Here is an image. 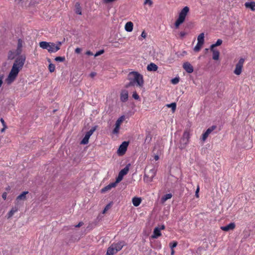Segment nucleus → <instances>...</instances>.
I'll use <instances>...</instances> for the list:
<instances>
[{
  "label": "nucleus",
  "mask_w": 255,
  "mask_h": 255,
  "mask_svg": "<svg viewBox=\"0 0 255 255\" xmlns=\"http://www.w3.org/2000/svg\"><path fill=\"white\" fill-rule=\"evenodd\" d=\"M61 42H57L56 44L53 42L41 41L39 42V46L43 49H46L49 53H55L58 51L61 45Z\"/></svg>",
  "instance_id": "obj_1"
},
{
  "label": "nucleus",
  "mask_w": 255,
  "mask_h": 255,
  "mask_svg": "<svg viewBox=\"0 0 255 255\" xmlns=\"http://www.w3.org/2000/svg\"><path fill=\"white\" fill-rule=\"evenodd\" d=\"M126 245L124 241L112 244L107 249L106 255H114L121 251Z\"/></svg>",
  "instance_id": "obj_2"
},
{
  "label": "nucleus",
  "mask_w": 255,
  "mask_h": 255,
  "mask_svg": "<svg viewBox=\"0 0 255 255\" xmlns=\"http://www.w3.org/2000/svg\"><path fill=\"white\" fill-rule=\"evenodd\" d=\"M129 80H133L136 86L142 87L143 85V76L137 72H131L128 74Z\"/></svg>",
  "instance_id": "obj_3"
},
{
  "label": "nucleus",
  "mask_w": 255,
  "mask_h": 255,
  "mask_svg": "<svg viewBox=\"0 0 255 255\" xmlns=\"http://www.w3.org/2000/svg\"><path fill=\"white\" fill-rule=\"evenodd\" d=\"M189 11V8L188 6H185L181 10L179 13V17L175 23V26L176 28H178L179 26L184 21L185 17Z\"/></svg>",
  "instance_id": "obj_4"
},
{
  "label": "nucleus",
  "mask_w": 255,
  "mask_h": 255,
  "mask_svg": "<svg viewBox=\"0 0 255 255\" xmlns=\"http://www.w3.org/2000/svg\"><path fill=\"white\" fill-rule=\"evenodd\" d=\"M190 138V134L189 131L188 130H185L180 141L179 148L181 149H184L188 144Z\"/></svg>",
  "instance_id": "obj_5"
},
{
  "label": "nucleus",
  "mask_w": 255,
  "mask_h": 255,
  "mask_svg": "<svg viewBox=\"0 0 255 255\" xmlns=\"http://www.w3.org/2000/svg\"><path fill=\"white\" fill-rule=\"evenodd\" d=\"M26 57L24 55H20L15 60L12 67H15L16 69H17L19 71L21 70L25 62Z\"/></svg>",
  "instance_id": "obj_6"
},
{
  "label": "nucleus",
  "mask_w": 255,
  "mask_h": 255,
  "mask_svg": "<svg viewBox=\"0 0 255 255\" xmlns=\"http://www.w3.org/2000/svg\"><path fill=\"white\" fill-rule=\"evenodd\" d=\"M19 72V71L17 69H16L15 67H12L8 76L6 79V82L8 84H10L15 80Z\"/></svg>",
  "instance_id": "obj_7"
},
{
  "label": "nucleus",
  "mask_w": 255,
  "mask_h": 255,
  "mask_svg": "<svg viewBox=\"0 0 255 255\" xmlns=\"http://www.w3.org/2000/svg\"><path fill=\"white\" fill-rule=\"evenodd\" d=\"M245 62L244 58H240L237 64L236 65L235 69L234 71L235 74L240 75L242 72L243 67V65Z\"/></svg>",
  "instance_id": "obj_8"
},
{
  "label": "nucleus",
  "mask_w": 255,
  "mask_h": 255,
  "mask_svg": "<svg viewBox=\"0 0 255 255\" xmlns=\"http://www.w3.org/2000/svg\"><path fill=\"white\" fill-rule=\"evenodd\" d=\"M128 145V141H124L120 146L118 150V153L120 155H124L126 151H127V147Z\"/></svg>",
  "instance_id": "obj_9"
},
{
  "label": "nucleus",
  "mask_w": 255,
  "mask_h": 255,
  "mask_svg": "<svg viewBox=\"0 0 255 255\" xmlns=\"http://www.w3.org/2000/svg\"><path fill=\"white\" fill-rule=\"evenodd\" d=\"M24 42L23 40H22L20 38H19L17 40V48L15 50V53L17 55H19L22 51V47L24 44Z\"/></svg>",
  "instance_id": "obj_10"
},
{
  "label": "nucleus",
  "mask_w": 255,
  "mask_h": 255,
  "mask_svg": "<svg viewBox=\"0 0 255 255\" xmlns=\"http://www.w3.org/2000/svg\"><path fill=\"white\" fill-rule=\"evenodd\" d=\"M216 128V126H213L210 128H208L206 131L202 134V140L205 141L209 135Z\"/></svg>",
  "instance_id": "obj_11"
},
{
  "label": "nucleus",
  "mask_w": 255,
  "mask_h": 255,
  "mask_svg": "<svg viewBox=\"0 0 255 255\" xmlns=\"http://www.w3.org/2000/svg\"><path fill=\"white\" fill-rule=\"evenodd\" d=\"M183 68L188 73H191L194 71L193 67L189 62H188L183 64Z\"/></svg>",
  "instance_id": "obj_12"
},
{
  "label": "nucleus",
  "mask_w": 255,
  "mask_h": 255,
  "mask_svg": "<svg viewBox=\"0 0 255 255\" xmlns=\"http://www.w3.org/2000/svg\"><path fill=\"white\" fill-rule=\"evenodd\" d=\"M235 226V224L234 223H231L227 226L221 227V229L224 231L228 232L229 231L234 230Z\"/></svg>",
  "instance_id": "obj_13"
},
{
  "label": "nucleus",
  "mask_w": 255,
  "mask_h": 255,
  "mask_svg": "<svg viewBox=\"0 0 255 255\" xmlns=\"http://www.w3.org/2000/svg\"><path fill=\"white\" fill-rule=\"evenodd\" d=\"M28 193V191H24L19 195H18L16 199V201L17 202L16 204H18L19 201H25L26 200V195Z\"/></svg>",
  "instance_id": "obj_14"
},
{
  "label": "nucleus",
  "mask_w": 255,
  "mask_h": 255,
  "mask_svg": "<svg viewBox=\"0 0 255 255\" xmlns=\"http://www.w3.org/2000/svg\"><path fill=\"white\" fill-rule=\"evenodd\" d=\"M128 91L124 90H123L121 93L120 99L122 102H126L128 100Z\"/></svg>",
  "instance_id": "obj_15"
},
{
  "label": "nucleus",
  "mask_w": 255,
  "mask_h": 255,
  "mask_svg": "<svg viewBox=\"0 0 255 255\" xmlns=\"http://www.w3.org/2000/svg\"><path fill=\"white\" fill-rule=\"evenodd\" d=\"M161 235L159 227H156L153 230V233L151 237L153 239H156Z\"/></svg>",
  "instance_id": "obj_16"
},
{
  "label": "nucleus",
  "mask_w": 255,
  "mask_h": 255,
  "mask_svg": "<svg viewBox=\"0 0 255 255\" xmlns=\"http://www.w3.org/2000/svg\"><path fill=\"white\" fill-rule=\"evenodd\" d=\"M116 186V183H112L109 184L108 185L105 186L104 188H102L101 190V192L102 193H105L107 191L110 190L112 188L115 187Z\"/></svg>",
  "instance_id": "obj_17"
},
{
  "label": "nucleus",
  "mask_w": 255,
  "mask_h": 255,
  "mask_svg": "<svg viewBox=\"0 0 255 255\" xmlns=\"http://www.w3.org/2000/svg\"><path fill=\"white\" fill-rule=\"evenodd\" d=\"M18 210V207L17 206H15L12 207L10 211L7 214V219L10 218L15 213H16Z\"/></svg>",
  "instance_id": "obj_18"
},
{
  "label": "nucleus",
  "mask_w": 255,
  "mask_h": 255,
  "mask_svg": "<svg viewBox=\"0 0 255 255\" xmlns=\"http://www.w3.org/2000/svg\"><path fill=\"white\" fill-rule=\"evenodd\" d=\"M157 69V66L153 63H150L147 66V70L149 71H156Z\"/></svg>",
  "instance_id": "obj_19"
},
{
  "label": "nucleus",
  "mask_w": 255,
  "mask_h": 255,
  "mask_svg": "<svg viewBox=\"0 0 255 255\" xmlns=\"http://www.w3.org/2000/svg\"><path fill=\"white\" fill-rule=\"evenodd\" d=\"M210 50L213 52V59L215 60H218L219 58V51L214 48L210 49Z\"/></svg>",
  "instance_id": "obj_20"
},
{
  "label": "nucleus",
  "mask_w": 255,
  "mask_h": 255,
  "mask_svg": "<svg viewBox=\"0 0 255 255\" xmlns=\"http://www.w3.org/2000/svg\"><path fill=\"white\" fill-rule=\"evenodd\" d=\"M133 23L131 21L128 22L125 26V30L128 32H131L133 29Z\"/></svg>",
  "instance_id": "obj_21"
},
{
  "label": "nucleus",
  "mask_w": 255,
  "mask_h": 255,
  "mask_svg": "<svg viewBox=\"0 0 255 255\" xmlns=\"http://www.w3.org/2000/svg\"><path fill=\"white\" fill-rule=\"evenodd\" d=\"M245 5L247 8H251L252 10H255V1L247 2L245 3Z\"/></svg>",
  "instance_id": "obj_22"
},
{
  "label": "nucleus",
  "mask_w": 255,
  "mask_h": 255,
  "mask_svg": "<svg viewBox=\"0 0 255 255\" xmlns=\"http://www.w3.org/2000/svg\"><path fill=\"white\" fill-rule=\"evenodd\" d=\"M141 202V199L138 197H134L132 199V204L135 207L139 206V204H140Z\"/></svg>",
  "instance_id": "obj_23"
},
{
  "label": "nucleus",
  "mask_w": 255,
  "mask_h": 255,
  "mask_svg": "<svg viewBox=\"0 0 255 255\" xmlns=\"http://www.w3.org/2000/svg\"><path fill=\"white\" fill-rule=\"evenodd\" d=\"M204 33H200L198 37H197V41L198 43L204 44Z\"/></svg>",
  "instance_id": "obj_24"
},
{
  "label": "nucleus",
  "mask_w": 255,
  "mask_h": 255,
  "mask_svg": "<svg viewBox=\"0 0 255 255\" xmlns=\"http://www.w3.org/2000/svg\"><path fill=\"white\" fill-rule=\"evenodd\" d=\"M129 164L127 165L124 169L120 171L119 173H120L123 176L126 175L129 170Z\"/></svg>",
  "instance_id": "obj_25"
},
{
  "label": "nucleus",
  "mask_w": 255,
  "mask_h": 255,
  "mask_svg": "<svg viewBox=\"0 0 255 255\" xmlns=\"http://www.w3.org/2000/svg\"><path fill=\"white\" fill-rule=\"evenodd\" d=\"M125 119V117L124 116H122L120 117L116 121L115 126H121L122 123L124 122Z\"/></svg>",
  "instance_id": "obj_26"
},
{
  "label": "nucleus",
  "mask_w": 255,
  "mask_h": 255,
  "mask_svg": "<svg viewBox=\"0 0 255 255\" xmlns=\"http://www.w3.org/2000/svg\"><path fill=\"white\" fill-rule=\"evenodd\" d=\"M172 195L171 193L167 194L163 196L161 199V201L162 203H164L168 199H170Z\"/></svg>",
  "instance_id": "obj_27"
},
{
  "label": "nucleus",
  "mask_w": 255,
  "mask_h": 255,
  "mask_svg": "<svg viewBox=\"0 0 255 255\" xmlns=\"http://www.w3.org/2000/svg\"><path fill=\"white\" fill-rule=\"evenodd\" d=\"M15 55H17L15 51H9L7 55L8 59L10 60L13 59L15 58Z\"/></svg>",
  "instance_id": "obj_28"
},
{
  "label": "nucleus",
  "mask_w": 255,
  "mask_h": 255,
  "mask_svg": "<svg viewBox=\"0 0 255 255\" xmlns=\"http://www.w3.org/2000/svg\"><path fill=\"white\" fill-rule=\"evenodd\" d=\"M75 12L77 14H78L80 15L82 14L81 7H80V4L78 2L75 4Z\"/></svg>",
  "instance_id": "obj_29"
},
{
  "label": "nucleus",
  "mask_w": 255,
  "mask_h": 255,
  "mask_svg": "<svg viewBox=\"0 0 255 255\" xmlns=\"http://www.w3.org/2000/svg\"><path fill=\"white\" fill-rule=\"evenodd\" d=\"M90 136L88 135L85 134L84 137L83 138V139L81 140L80 143L81 144H86L89 142V139L90 138Z\"/></svg>",
  "instance_id": "obj_30"
},
{
  "label": "nucleus",
  "mask_w": 255,
  "mask_h": 255,
  "mask_svg": "<svg viewBox=\"0 0 255 255\" xmlns=\"http://www.w3.org/2000/svg\"><path fill=\"white\" fill-rule=\"evenodd\" d=\"M222 40L220 39H219L217 40V41H216V43L215 44H212L210 46V49H213L216 47V46H220V45L222 44Z\"/></svg>",
  "instance_id": "obj_31"
},
{
  "label": "nucleus",
  "mask_w": 255,
  "mask_h": 255,
  "mask_svg": "<svg viewBox=\"0 0 255 255\" xmlns=\"http://www.w3.org/2000/svg\"><path fill=\"white\" fill-rule=\"evenodd\" d=\"M203 45V44L197 42L196 45L195 46L194 48V50L195 52H198L199 51H200Z\"/></svg>",
  "instance_id": "obj_32"
},
{
  "label": "nucleus",
  "mask_w": 255,
  "mask_h": 255,
  "mask_svg": "<svg viewBox=\"0 0 255 255\" xmlns=\"http://www.w3.org/2000/svg\"><path fill=\"white\" fill-rule=\"evenodd\" d=\"M96 126L93 127L89 131L87 132L86 134L90 137L93 133V132L96 130Z\"/></svg>",
  "instance_id": "obj_33"
},
{
  "label": "nucleus",
  "mask_w": 255,
  "mask_h": 255,
  "mask_svg": "<svg viewBox=\"0 0 255 255\" xmlns=\"http://www.w3.org/2000/svg\"><path fill=\"white\" fill-rule=\"evenodd\" d=\"M166 106L168 108H171L172 111L174 112L176 109V104L175 103H172L170 104H167Z\"/></svg>",
  "instance_id": "obj_34"
},
{
  "label": "nucleus",
  "mask_w": 255,
  "mask_h": 255,
  "mask_svg": "<svg viewBox=\"0 0 255 255\" xmlns=\"http://www.w3.org/2000/svg\"><path fill=\"white\" fill-rule=\"evenodd\" d=\"M143 4L148 5L149 7H151L153 5V1L151 0H145Z\"/></svg>",
  "instance_id": "obj_35"
},
{
  "label": "nucleus",
  "mask_w": 255,
  "mask_h": 255,
  "mask_svg": "<svg viewBox=\"0 0 255 255\" xmlns=\"http://www.w3.org/2000/svg\"><path fill=\"white\" fill-rule=\"evenodd\" d=\"M55 60L57 62H62L65 60V58L64 56H63V57L58 56V57H56L55 58Z\"/></svg>",
  "instance_id": "obj_36"
},
{
  "label": "nucleus",
  "mask_w": 255,
  "mask_h": 255,
  "mask_svg": "<svg viewBox=\"0 0 255 255\" xmlns=\"http://www.w3.org/2000/svg\"><path fill=\"white\" fill-rule=\"evenodd\" d=\"M48 69L50 72H53L55 69V66L53 64L50 63L48 66Z\"/></svg>",
  "instance_id": "obj_37"
},
{
  "label": "nucleus",
  "mask_w": 255,
  "mask_h": 255,
  "mask_svg": "<svg viewBox=\"0 0 255 255\" xmlns=\"http://www.w3.org/2000/svg\"><path fill=\"white\" fill-rule=\"evenodd\" d=\"M123 177L124 176L122 175H121L120 173H119L118 176L116 178V182H115L116 183V185L117 184V183L120 182L122 180Z\"/></svg>",
  "instance_id": "obj_38"
},
{
  "label": "nucleus",
  "mask_w": 255,
  "mask_h": 255,
  "mask_svg": "<svg viewBox=\"0 0 255 255\" xmlns=\"http://www.w3.org/2000/svg\"><path fill=\"white\" fill-rule=\"evenodd\" d=\"M120 127L118 126H115L114 129L113 130V133L117 134L119 133Z\"/></svg>",
  "instance_id": "obj_39"
},
{
  "label": "nucleus",
  "mask_w": 255,
  "mask_h": 255,
  "mask_svg": "<svg viewBox=\"0 0 255 255\" xmlns=\"http://www.w3.org/2000/svg\"><path fill=\"white\" fill-rule=\"evenodd\" d=\"M148 176H150L151 178H153L155 175V171L154 169L150 170L148 173Z\"/></svg>",
  "instance_id": "obj_40"
},
{
  "label": "nucleus",
  "mask_w": 255,
  "mask_h": 255,
  "mask_svg": "<svg viewBox=\"0 0 255 255\" xmlns=\"http://www.w3.org/2000/svg\"><path fill=\"white\" fill-rule=\"evenodd\" d=\"M129 81H130V82H129V83H128V84L126 85V88H128L130 86H132L134 85L135 83L133 81V80H129Z\"/></svg>",
  "instance_id": "obj_41"
},
{
  "label": "nucleus",
  "mask_w": 255,
  "mask_h": 255,
  "mask_svg": "<svg viewBox=\"0 0 255 255\" xmlns=\"http://www.w3.org/2000/svg\"><path fill=\"white\" fill-rule=\"evenodd\" d=\"M179 80L178 78H175L171 80V82L173 84H177L179 82Z\"/></svg>",
  "instance_id": "obj_42"
},
{
  "label": "nucleus",
  "mask_w": 255,
  "mask_h": 255,
  "mask_svg": "<svg viewBox=\"0 0 255 255\" xmlns=\"http://www.w3.org/2000/svg\"><path fill=\"white\" fill-rule=\"evenodd\" d=\"M104 52V50H101L100 51H99L98 52H97L95 54V57H97V56H98L101 54H102Z\"/></svg>",
  "instance_id": "obj_43"
},
{
  "label": "nucleus",
  "mask_w": 255,
  "mask_h": 255,
  "mask_svg": "<svg viewBox=\"0 0 255 255\" xmlns=\"http://www.w3.org/2000/svg\"><path fill=\"white\" fill-rule=\"evenodd\" d=\"M132 97L135 100H138L139 99V96L136 92H134L132 94Z\"/></svg>",
  "instance_id": "obj_44"
},
{
  "label": "nucleus",
  "mask_w": 255,
  "mask_h": 255,
  "mask_svg": "<svg viewBox=\"0 0 255 255\" xmlns=\"http://www.w3.org/2000/svg\"><path fill=\"white\" fill-rule=\"evenodd\" d=\"M177 243L176 242H174L172 244H170V247L171 249L172 250L174 248L176 247L177 246Z\"/></svg>",
  "instance_id": "obj_45"
},
{
  "label": "nucleus",
  "mask_w": 255,
  "mask_h": 255,
  "mask_svg": "<svg viewBox=\"0 0 255 255\" xmlns=\"http://www.w3.org/2000/svg\"><path fill=\"white\" fill-rule=\"evenodd\" d=\"M110 207V204H108V205H107L105 207V208L104 210H103V214L105 213H106V212L108 210H109V209Z\"/></svg>",
  "instance_id": "obj_46"
},
{
  "label": "nucleus",
  "mask_w": 255,
  "mask_h": 255,
  "mask_svg": "<svg viewBox=\"0 0 255 255\" xmlns=\"http://www.w3.org/2000/svg\"><path fill=\"white\" fill-rule=\"evenodd\" d=\"M3 75L0 74V86H1L2 83H3Z\"/></svg>",
  "instance_id": "obj_47"
},
{
  "label": "nucleus",
  "mask_w": 255,
  "mask_h": 255,
  "mask_svg": "<svg viewBox=\"0 0 255 255\" xmlns=\"http://www.w3.org/2000/svg\"><path fill=\"white\" fill-rule=\"evenodd\" d=\"M151 139V136L149 134H148V135H146V138H145V141H147L148 140L149 141H150V140Z\"/></svg>",
  "instance_id": "obj_48"
},
{
  "label": "nucleus",
  "mask_w": 255,
  "mask_h": 255,
  "mask_svg": "<svg viewBox=\"0 0 255 255\" xmlns=\"http://www.w3.org/2000/svg\"><path fill=\"white\" fill-rule=\"evenodd\" d=\"M7 197V193L6 192H4L2 194V197L4 200H5L6 199Z\"/></svg>",
  "instance_id": "obj_49"
},
{
  "label": "nucleus",
  "mask_w": 255,
  "mask_h": 255,
  "mask_svg": "<svg viewBox=\"0 0 255 255\" xmlns=\"http://www.w3.org/2000/svg\"><path fill=\"white\" fill-rule=\"evenodd\" d=\"M83 224H84V223L82 222H80L78 223V224L75 226V227L76 228L80 227L82 226Z\"/></svg>",
  "instance_id": "obj_50"
},
{
  "label": "nucleus",
  "mask_w": 255,
  "mask_h": 255,
  "mask_svg": "<svg viewBox=\"0 0 255 255\" xmlns=\"http://www.w3.org/2000/svg\"><path fill=\"white\" fill-rule=\"evenodd\" d=\"M0 122L3 126V127H5V126H6V124H5V123L4 121V120L2 119V118H1L0 119Z\"/></svg>",
  "instance_id": "obj_51"
},
{
  "label": "nucleus",
  "mask_w": 255,
  "mask_h": 255,
  "mask_svg": "<svg viewBox=\"0 0 255 255\" xmlns=\"http://www.w3.org/2000/svg\"><path fill=\"white\" fill-rule=\"evenodd\" d=\"M75 51L76 53H80L81 51V49L80 48H76Z\"/></svg>",
  "instance_id": "obj_52"
},
{
  "label": "nucleus",
  "mask_w": 255,
  "mask_h": 255,
  "mask_svg": "<svg viewBox=\"0 0 255 255\" xmlns=\"http://www.w3.org/2000/svg\"><path fill=\"white\" fill-rule=\"evenodd\" d=\"M199 191V187L198 186L197 188V189H196V192H195V195L197 197H198V192Z\"/></svg>",
  "instance_id": "obj_53"
},
{
  "label": "nucleus",
  "mask_w": 255,
  "mask_h": 255,
  "mask_svg": "<svg viewBox=\"0 0 255 255\" xmlns=\"http://www.w3.org/2000/svg\"><path fill=\"white\" fill-rule=\"evenodd\" d=\"M186 35V33L184 31H181L180 32V36L181 37H184V36Z\"/></svg>",
  "instance_id": "obj_54"
},
{
  "label": "nucleus",
  "mask_w": 255,
  "mask_h": 255,
  "mask_svg": "<svg viewBox=\"0 0 255 255\" xmlns=\"http://www.w3.org/2000/svg\"><path fill=\"white\" fill-rule=\"evenodd\" d=\"M141 36L142 37L145 38L146 37V33L144 31H143L141 34Z\"/></svg>",
  "instance_id": "obj_55"
},
{
  "label": "nucleus",
  "mask_w": 255,
  "mask_h": 255,
  "mask_svg": "<svg viewBox=\"0 0 255 255\" xmlns=\"http://www.w3.org/2000/svg\"><path fill=\"white\" fill-rule=\"evenodd\" d=\"M87 55H93V53L90 51H87L86 53Z\"/></svg>",
  "instance_id": "obj_56"
},
{
  "label": "nucleus",
  "mask_w": 255,
  "mask_h": 255,
  "mask_svg": "<svg viewBox=\"0 0 255 255\" xmlns=\"http://www.w3.org/2000/svg\"><path fill=\"white\" fill-rule=\"evenodd\" d=\"M90 75V76L92 78H93V77H94L96 75V73H95V72H92V73H91Z\"/></svg>",
  "instance_id": "obj_57"
},
{
  "label": "nucleus",
  "mask_w": 255,
  "mask_h": 255,
  "mask_svg": "<svg viewBox=\"0 0 255 255\" xmlns=\"http://www.w3.org/2000/svg\"><path fill=\"white\" fill-rule=\"evenodd\" d=\"M154 159L155 160H158L159 159V156L158 155H155L154 156Z\"/></svg>",
  "instance_id": "obj_58"
},
{
  "label": "nucleus",
  "mask_w": 255,
  "mask_h": 255,
  "mask_svg": "<svg viewBox=\"0 0 255 255\" xmlns=\"http://www.w3.org/2000/svg\"><path fill=\"white\" fill-rule=\"evenodd\" d=\"M159 228L160 230H164L165 229V226L162 225Z\"/></svg>",
  "instance_id": "obj_59"
},
{
  "label": "nucleus",
  "mask_w": 255,
  "mask_h": 255,
  "mask_svg": "<svg viewBox=\"0 0 255 255\" xmlns=\"http://www.w3.org/2000/svg\"><path fill=\"white\" fill-rule=\"evenodd\" d=\"M7 128V126L3 127V128L1 129V132H3L4 131L5 129Z\"/></svg>",
  "instance_id": "obj_60"
},
{
  "label": "nucleus",
  "mask_w": 255,
  "mask_h": 255,
  "mask_svg": "<svg viewBox=\"0 0 255 255\" xmlns=\"http://www.w3.org/2000/svg\"><path fill=\"white\" fill-rule=\"evenodd\" d=\"M173 254H174V251L172 249V252H171V255H173Z\"/></svg>",
  "instance_id": "obj_61"
},
{
  "label": "nucleus",
  "mask_w": 255,
  "mask_h": 255,
  "mask_svg": "<svg viewBox=\"0 0 255 255\" xmlns=\"http://www.w3.org/2000/svg\"><path fill=\"white\" fill-rule=\"evenodd\" d=\"M0 87H1V86H0Z\"/></svg>",
  "instance_id": "obj_62"
}]
</instances>
